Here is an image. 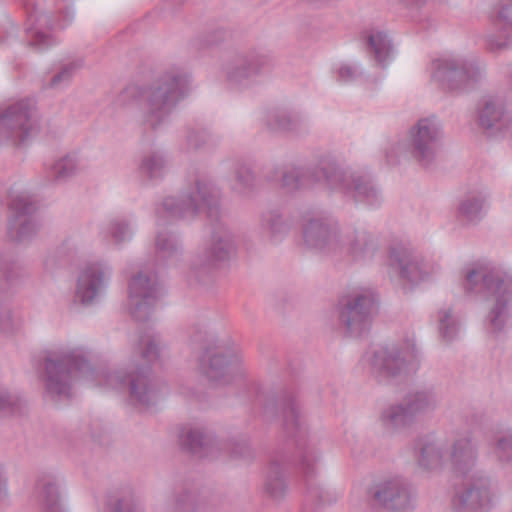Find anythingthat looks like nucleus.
<instances>
[{
	"instance_id": "obj_1",
	"label": "nucleus",
	"mask_w": 512,
	"mask_h": 512,
	"mask_svg": "<svg viewBox=\"0 0 512 512\" xmlns=\"http://www.w3.org/2000/svg\"><path fill=\"white\" fill-rule=\"evenodd\" d=\"M220 190L208 179H197L179 199L165 198L161 207L156 209L158 225H164L166 219L193 217L205 210L213 226L210 243L199 252L192 262V270L199 281L211 274L220 263L229 259L233 251L231 233L221 222L219 207Z\"/></svg>"
},
{
	"instance_id": "obj_2",
	"label": "nucleus",
	"mask_w": 512,
	"mask_h": 512,
	"mask_svg": "<svg viewBox=\"0 0 512 512\" xmlns=\"http://www.w3.org/2000/svg\"><path fill=\"white\" fill-rule=\"evenodd\" d=\"M279 410L287 433L296 438L300 454L299 467L306 486L305 505L302 512H312V507L330 504L336 501V495L325 489L317 480L318 454L316 448L306 441V428L301 420L299 405L292 396H285L277 403H269L264 412L267 416Z\"/></svg>"
},
{
	"instance_id": "obj_3",
	"label": "nucleus",
	"mask_w": 512,
	"mask_h": 512,
	"mask_svg": "<svg viewBox=\"0 0 512 512\" xmlns=\"http://www.w3.org/2000/svg\"><path fill=\"white\" fill-rule=\"evenodd\" d=\"M189 76L181 67L172 66L150 83L137 88L141 111L139 123L157 130L167 123L171 113L188 92Z\"/></svg>"
},
{
	"instance_id": "obj_4",
	"label": "nucleus",
	"mask_w": 512,
	"mask_h": 512,
	"mask_svg": "<svg viewBox=\"0 0 512 512\" xmlns=\"http://www.w3.org/2000/svg\"><path fill=\"white\" fill-rule=\"evenodd\" d=\"M88 354L83 348H60L47 353L44 363L46 397L53 401L71 398L73 383L94 373Z\"/></svg>"
},
{
	"instance_id": "obj_5",
	"label": "nucleus",
	"mask_w": 512,
	"mask_h": 512,
	"mask_svg": "<svg viewBox=\"0 0 512 512\" xmlns=\"http://www.w3.org/2000/svg\"><path fill=\"white\" fill-rule=\"evenodd\" d=\"M480 285V291L488 304L486 320L493 332H500L508 318V306L512 299V282L505 281L499 272L481 264H473L465 268L467 293Z\"/></svg>"
},
{
	"instance_id": "obj_6",
	"label": "nucleus",
	"mask_w": 512,
	"mask_h": 512,
	"mask_svg": "<svg viewBox=\"0 0 512 512\" xmlns=\"http://www.w3.org/2000/svg\"><path fill=\"white\" fill-rule=\"evenodd\" d=\"M105 384L115 389L127 388L131 401L141 406H150L158 400V389L150 376L148 365L132 363L125 371L106 375Z\"/></svg>"
},
{
	"instance_id": "obj_7",
	"label": "nucleus",
	"mask_w": 512,
	"mask_h": 512,
	"mask_svg": "<svg viewBox=\"0 0 512 512\" xmlns=\"http://www.w3.org/2000/svg\"><path fill=\"white\" fill-rule=\"evenodd\" d=\"M432 78L443 90L457 92L477 83L482 72L476 62L462 57H445L432 63Z\"/></svg>"
},
{
	"instance_id": "obj_8",
	"label": "nucleus",
	"mask_w": 512,
	"mask_h": 512,
	"mask_svg": "<svg viewBox=\"0 0 512 512\" xmlns=\"http://www.w3.org/2000/svg\"><path fill=\"white\" fill-rule=\"evenodd\" d=\"M377 297L370 289L350 293L339 301V320L352 336L369 330L376 310Z\"/></svg>"
},
{
	"instance_id": "obj_9",
	"label": "nucleus",
	"mask_w": 512,
	"mask_h": 512,
	"mask_svg": "<svg viewBox=\"0 0 512 512\" xmlns=\"http://www.w3.org/2000/svg\"><path fill=\"white\" fill-rule=\"evenodd\" d=\"M37 129V109L31 100H22L9 106L0 116V142L23 143Z\"/></svg>"
},
{
	"instance_id": "obj_10",
	"label": "nucleus",
	"mask_w": 512,
	"mask_h": 512,
	"mask_svg": "<svg viewBox=\"0 0 512 512\" xmlns=\"http://www.w3.org/2000/svg\"><path fill=\"white\" fill-rule=\"evenodd\" d=\"M443 137L442 125L436 116L421 118L409 130L412 157L427 167L436 158Z\"/></svg>"
},
{
	"instance_id": "obj_11",
	"label": "nucleus",
	"mask_w": 512,
	"mask_h": 512,
	"mask_svg": "<svg viewBox=\"0 0 512 512\" xmlns=\"http://www.w3.org/2000/svg\"><path fill=\"white\" fill-rule=\"evenodd\" d=\"M374 505L393 512H409L416 507L417 493L401 477H394L375 484L369 491Z\"/></svg>"
},
{
	"instance_id": "obj_12",
	"label": "nucleus",
	"mask_w": 512,
	"mask_h": 512,
	"mask_svg": "<svg viewBox=\"0 0 512 512\" xmlns=\"http://www.w3.org/2000/svg\"><path fill=\"white\" fill-rule=\"evenodd\" d=\"M390 266L399 271L400 276L411 282L419 283L428 280L437 273L439 267L436 263L416 253L406 243H395L390 248Z\"/></svg>"
},
{
	"instance_id": "obj_13",
	"label": "nucleus",
	"mask_w": 512,
	"mask_h": 512,
	"mask_svg": "<svg viewBox=\"0 0 512 512\" xmlns=\"http://www.w3.org/2000/svg\"><path fill=\"white\" fill-rule=\"evenodd\" d=\"M242 364V356L237 350L217 346L215 351H206L200 360L199 369L209 381L226 384L235 375L243 373Z\"/></svg>"
},
{
	"instance_id": "obj_14",
	"label": "nucleus",
	"mask_w": 512,
	"mask_h": 512,
	"mask_svg": "<svg viewBox=\"0 0 512 512\" xmlns=\"http://www.w3.org/2000/svg\"><path fill=\"white\" fill-rule=\"evenodd\" d=\"M494 504L495 493L486 476L470 479L452 499V507L458 512H488Z\"/></svg>"
},
{
	"instance_id": "obj_15",
	"label": "nucleus",
	"mask_w": 512,
	"mask_h": 512,
	"mask_svg": "<svg viewBox=\"0 0 512 512\" xmlns=\"http://www.w3.org/2000/svg\"><path fill=\"white\" fill-rule=\"evenodd\" d=\"M128 292L132 317L139 322L147 321L159 298L156 279L140 272L131 278Z\"/></svg>"
},
{
	"instance_id": "obj_16",
	"label": "nucleus",
	"mask_w": 512,
	"mask_h": 512,
	"mask_svg": "<svg viewBox=\"0 0 512 512\" xmlns=\"http://www.w3.org/2000/svg\"><path fill=\"white\" fill-rule=\"evenodd\" d=\"M36 207L31 197L25 193L11 195L7 234L13 242L30 239L37 230L32 214Z\"/></svg>"
},
{
	"instance_id": "obj_17",
	"label": "nucleus",
	"mask_w": 512,
	"mask_h": 512,
	"mask_svg": "<svg viewBox=\"0 0 512 512\" xmlns=\"http://www.w3.org/2000/svg\"><path fill=\"white\" fill-rule=\"evenodd\" d=\"M379 249L378 238L364 228L349 230L339 236V249L336 255L353 261L372 259Z\"/></svg>"
},
{
	"instance_id": "obj_18",
	"label": "nucleus",
	"mask_w": 512,
	"mask_h": 512,
	"mask_svg": "<svg viewBox=\"0 0 512 512\" xmlns=\"http://www.w3.org/2000/svg\"><path fill=\"white\" fill-rule=\"evenodd\" d=\"M111 269L103 263H90L80 272L76 294L84 304H89L106 289Z\"/></svg>"
},
{
	"instance_id": "obj_19",
	"label": "nucleus",
	"mask_w": 512,
	"mask_h": 512,
	"mask_svg": "<svg viewBox=\"0 0 512 512\" xmlns=\"http://www.w3.org/2000/svg\"><path fill=\"white\" fill-rule=\"evenodd\" d=\"M305 243L315 249L336 255L339 249L338 227L323 218L308 221L303 231Z\"/></svg>"
},
{
	"instance_id": "obj_20",
	"label": "nucleus",
	"mask_w": 512,
	"mask_h": 512,
	"mask_svg": "<svg viewBox=\"0 0 512 512\" xmlns=\"http://www.w3.org/2000/svg\"><path fill=\"white\" fill-rule=\"evenodd\" d=\"M414 455L418 466L424 470H435L448 460V445L433 436H422L414 441Z\"/></svg>"
},
{
	"instance_id": "obj_21",
	"label": "nucleus",
	"mask_w": 512,
	"mask_h": 512,
	"mask_svg": "<svg viewBox=\"0 0 512 512\" xmlns=\"http://www.w3.org/2000/svg\"><path fill=\"white\" fill-rule=\"evenodd\" d=\"M371 365L380 378H395L401 376L406 369V361L401 356L397 345L381 346L374 351Z\"/></svg>"
},
{
	"instance_id": "obj_22",
	"label": "nucleus",
	"mask_w": 512,
	"mask_h": 512,
	"mask_svg": "<svg viewBox=\"0 0 512 512\" xmlns=\"http://www.w3.org/2000/svg\"><path fill=\"white\" fill-rule=\"evenodd\" d=\"M478 123L481 128L491 133L501 132L510 126L511 116L501 100L486 97L478 108Z\"/></svg>"
},
{
	"instance_id": "obj_23",
	"label": "nucleus",
	"mask_w": 512,
	"mask_h": 512,
	"mask_svg": "<svg viewBox=\"0 0 512 512\" xmlns=\"http://www.w3.org/2000/svg\"><path fill=\"white\" fill-rule=\"evenodd\" d=\"M314 184L323 181L332 190L342 192L349 180V174L332 155L321 156L316 165L312 167Z\"/></svg>"
},
{
	"instance_id": "obj_24",
	"label": "nucleus",
	"mask_w": 512,
	"mask_h": 512,
	"mask_svg": "<svg viewBox=\"0 0 512 512\" xmlns=\"http://www.w3.org/2000/svg\"><path fill=\"white\" fill-rule=\"evenodd\" d=\"M312 168H303L295 165L275 166L267 175L270 181H280L282 187L288 191H297L308 188L314 184Z\"/></svg>"
},
{
	"instance_id": "obj_25",
	"label": "nucleus",
	"mask_w": 512,
	"mask_h": 512,
	"mask_svg": "<svg viewBox=\"0 0 512 512\" xmlns=\"http://www.w3.org/2000/svg\"><path fill=\"white\" fill-rule=\"evenodd\" d=\"M208 495L196 490L182 488L172 494L164 506V512H206L209 509Z\"/></svg>"
},
{
	"instance_id": "obj_26",
	"label": "nucleus",
	"mask_w": 512,
	"mask_h": 512,
	"mask_svg": "<svg viewBox=\"0 0 512 512\" xmlns=\"http://www.w3.org/2000/svg\"><path fill=\"white\" fill-rule=\"evenodd\" d=\"M477 458V445L470 434L455 440L448 456L454 470L461 474L470 471L476 465Z\"/></svg>"
},
{
	"instance_id": "obj_27",
	"label": "nucleus",
	"mask_w": 512,
	"mask_h": 512,
	"mask_svg": "<svg viewBox=\"0 0 512 512\" xmlns=\"http://www.w3.org/2000/svg\"><path fill=\"white\" fill-rule=\"evenodd\" d=\"M267 126L273 131L303 134L308 131L307 119L298 112L274 109L268 112Z\"/></svg>"
},
{
	"instance_id": "obj_28",
	"label": "nucleus",
	"mask_w": 512,
	"mask_h": 512,
	"mask_svg": "<svg viewBox=\"0 0 512 512\" xmlns=\"http://www.w3.org/2000/svg\"><path fill=\"white\" fill-rule=\"evenodd\" d=\"M181 447L199 458L213 455L215 444L198 428L184 427L179 434Z\"/></svg>"
},
{
	"instance_id": "obj_29",
	"label": "nucleus",
	"mask_w": 512,
	"mask_h": 512,
	"mask_svg": "<svg viewBox=\"0 0 512 512\" xmlns=\"http://www.w3.org/2000/svg\"><path fill=\"white\" fill-rule=\"evenodd\" d=\"M342 193L356 201L367 202L372 205L378 201L379 192L369 177L358 173H350Z\"/></svg>"
},
{
	"instance_id": "obj_30",
	"label": "nucleus",
	"mask_w": 512,
	"mask_h": 512,
	"mask_svg": "<svg viewBox=\"0 0 512 512\" xmlns=\"http://www.w3.org/2000/svg\"><path fill=\"white\" fill-rule=\"evenodd\" d=\"M288 490L283 468L278 461H271L264 482L265 493L274 500L284 498Z\"/></svg>"
},
{
	"instance_id": "obj_31",
	"label": "nucleus",
	"mask_w": 512,
	"mask_h": 512,
	"mask_svg": "<svg viewBox=\"0 0 512 512\" xmlns=\"http://www.w3.org/2000/svg\"><path fill=\"white\" fill-rule=\"evenodd\" d=\"M380 418L383 425L388 429L405 428L415 420L403 400L384 409Z\"/></svg>"
},
{
	"instance_id": "obj_32",
	"label": "nucleus",
	"mask_w": 512,
	"mask_h": 512,
	"mask_svg": "<svg viewBox=\"0 0 512 512\" xmlns=\"http://www.w3.org/2000/svg\"><path fill=\"white\" fill-rule=\"evenodd\" d=\"M402 400L415 418L433 411L437 406L436 397L430 390L410 392L406 394Z\"/></svg>"
},
{
	"instance_id": "obj_33",
	"label": "nucleus",
	"mask_w": 512,
	"mask_h": 512,
	"mask_svg": "<svg viewBox=\"0 0 512 512\" xmlns=\"http://www.w3.org/2000/svg\"><path fill=\"white\" fill-rule=\"evenodd\" d=\"M489 446L495 458L503 465H512V429L494 432Z\"/></svg>"
},
{
	"instance_id": "obj_34",
	"label": "nucleus",
	"mask_w": 512,
	"mask_h": 512,
	"mask_svg": "<svg viewBox=\"0 0 512 512\" xmlns=\"http://www.w3.org/2000/svg\"><path fill=\"white\" fill-rule=\"evenodd\" d=\"M261 229L271 242L276 243L287 235L289 224L277 211H269L262 216Z\"/></svg>"
},
{
	"instance_id": "obj_35",
	"label": "nucleus",
	"mask_w": 512,
	"mask_h": 512,
	"mask_svg": "<svg viewBox=\"0 0 512 512\" xmlns=\"http://www.w3.org/2000/svg\"><path fill=\"white\" fill-rule=\"evenodd\" d=\"M485 197L481 193H472L464 197L458 207V218L469 223L478 222L483 215Z\"/></svg>"
},
{
	"instance_id": "obj_36",
	"label": "nucleus",
	"mask_w": 512,
	"mask_h": 512,
	"mask_svg": "<svg viewBox=\"0 0 512 512\" xmlns=\"http://www.w3.org/2000/svg\"><path fill=\"white\" fill-rule=\"evenodd\" d=\"M233 190L238 194L248 196L257 188V179L252 168L245 163H238L234 170Z\"/></svg>"
},
{
	"instance_id": "obj_37",
	"label": "nucleus",
	"mask_w": 512,
	"mask_h": 512,
	"mask_svg": "<svg viewBox=\"0 0 512 512\" xmlns=\"http://www.w3.org/2000/svg\"><path fill=\"white\" fill-rule=\"evenodd\" d=\"M249 59L244 54L237 55L226 66V76L230 83L241 85L255 76Z\"/></svg>"
},
{
	"instance_id": "obj_38",
	"label": "nucleus",
	"mask_w": 512,
	"mask_h": 512,
	"mask_svg": "<svg viewBox=\"0 0 512 512\" xmlns=\"http://www.w3.org/2000/svg\"><path fill=\"white\" fill-rule=\"evenodd\" d=\"M367 43L374 53V57L379 64H385L392 51V44L385 32L371 31L367 36Z\"/></svg>"
},
{
	"instance_id": "obj_39",
	"label": "nucleus",
	"mask_w": 512,
	"mask_h": 512,
	"mask_svg": "<svg viewBox=\"0 0 512 512\" xmlns=\"http://www.w3.org/2000/svg\"><path fill=\"white\" fill-rule=\"evenodd\" d=\"M39 497L44 512H64L60 504L59 488L54 481H42Z\"/></svg>"
},
{
	"instance_id": "obj_40",
	"label": "nucleus",
	"mask_w": 512,
	"mask_h": 512,
	"mask_svg": "<svg viewBox=\"0 0 512 512\" xmlns=\"http://www.w3.org/2000/svg\"><path fill=\"white\" fill-rule=\"evenodd\" d=\"M166 160L162 153L153 151L145 154L141 160L140 172L149 177H160L165 169Z\"/></svg>"
},
{
	"instance_id": "obj_41",
	"label": "nucleus",
	"mask_w": 512,
	"mask_h": 512,
	"mask_svg": "<svg viewBox=\"0 0 512 512\" xmlns=\"http://www.w3.org/2000/svg\"><path fill=\"white\" fill-rule=\"evenodd\" d=\"M439 333L446 342H451L459 333L458 320L452 315L450 308L439 311L438 314Z\"/></svg>"
},
{
	"instance_id": "obj_42",
	"label": "nucleus",
	"mask_w": 512,
	"mask_h": 512,
	"mask_svg": "<svg viewBox=\"0 0 512 512\" xmlns=\"http://www.w3.org/2000/svg\"><path fill=\"white\" fill-rule=\"evenodd\" d=\"M492 23L512 30V0H499L494 4L491 12Z\"/></svg>"
},
{
	"instance_id": "obj_43",
	"label": "nucleus",
	"mask_w": 512,
	"mask_h": 512,
	"mask_svg": "<svg viewBox=\"0 0 512 512\" xmlns=\"http://www.w3.org/2000/svg\"><path fill=\"white\" fill-rule=\"evenodd\" d=\"M108 512H142L132 493L116 494L107 501Z\"/></svg>"
},
{
	"instance_id": "obj_44",
	"label": "nucleus",
	"mask_w": 512,
	"mask_h": 512,
	"mask_svg": "<svg viewBox=\"0 0 512 512\" xmlns=\"http://www.w3.org/2000/svg\"><path fill=\"white\" fill-rule=\"evenodd\" d=\"M156 249L158 255L165 260L177 258L180 254V247L176 238L164 232L157 233Z\"/></svg>"
},
{
	"instance_id": "obj_45",
	"label": "nucleus",
	"mask_w": 512,
	"mask_h": 512,
	"mask_svg": "<svg viewBox=\"0 0 512 512\" xmlns=\"http://www.w3.org/2000/svg\"><path fill=\"white\" fill-rule=\"evenodd\" d=\"M141 358L148 364L156 363L160 359V338L158 335H146L139 341Z\"/></svg>"
},
{
	"instance_id": "obj_46",
	"label": "nucleus",
	"mask_w": 512,
	"mask_h": 512,
	"mask_svg": "<svg viewBox=\"0 0 512 512\" xmlns=\"http://www.w3.org/2000/svg\"><path fill=\"white\" fill-rule=\"evenodd\" d=\"M77 169L74 158L66 156L55 162L49 172V177L54 181H62L72 176Z\"/></svg>"
},
{
	"instance_id": "obj_47",
	"label": "nucleus",
	"mask_w": 512,
	"mask_h": 512,
	"mask_svg": "<svg viewBox=\"0 0 512 512\" xmlns=\"http://www.w3.org/2000/svg\"><path fill=\"white\" fill-rule=\"evenodd\" d=\"M244 55L249 59L255 76L270 71L274 67V59L269 53L251 51Z\"/></svg>"
},
{
	"instance_id": "obj_48",
	"label": "nucleus",
	"mask_w": 512,
	"mask_h": 512,
	"mask_svg": "<svg viewBox=\"0 0 512 512\" xmlns=\"http://www.w3.org/2000/svg\"><path fill=\"white\" fill-rule=\"evenodd\" d=\"M82 61H72L61 66L59 72H57L50 80L47 85L48 88H58L64 84H67L72 79L75 72L82 67Z\"/></svg>"
},
{
	"instance_id": "obj_49",
	"label": "nucleus",
	"mask_w": 512,
	"mask_h": 512,
	"mask_svg": "<svg viewBox=\"0 0 512 512\" xmlns=\"http://www.w3.org/2000/svg\"><path fill=\"white\" fill-rule=\"evenodd\" d=\"M27 37L28 45L37 50H44L54 44V39L50 33L35 26L27 28Z\"/></svg>"
},
{
	"instance_id": "obj_50",
	"label": "nucleus",
	"mask_w": 512,
	"mask_h": 512,
	"mask_svg": "<svg viewBox=\"0 0 512 512\" xmlns=\"http://www.w3.org/2000/svg\"><path fill=\"white\" fill-rule=\"evenodd\" d=\"M509 30H505L501 34H496L495 32H490L485 36V46L486 49L490 52H501L507 48H509L511 44L510 35L508 34Z\"/></svg>"
},
{
	"instance_id": "obj_51",
	"label": "nucleus",
	"mask_w": 512,
	"mask_h": 512,
	"mask_svg": "<svg viewBox=\"0 0 512 512\" xmlns=\"http://www.w3.org/2000/svg\"><path fill=\"white\" fill-rule=\"evenodd\" d=\"M21 321L13 316L11 309L0 302V332L10 333L20 327Z\"/></svg>"
},
{
	"instance_id": "obj_52",
	"label": "nucleus",
	"mask_w": 512,
	"mask_h": 512,
	"mask_svg": "<svg viewBox=\"0 0 512 512\" xmlns=\"http://www.w3.org/2000/svg\"><path fill=\"white\" fill-rule=\"evenodd\" d=\"M21 321L13 316L11 309L0 302V332L10 333L20 327Z\"/></svg>"
},
{
	"instance_id": "obj_53",
	"label": "nucleus",
	"mask_w": 512,
	"mask_h": 512,
	"mask_svg": "<svg viewBox=\"0 0 512 512\" xmlns=\"http://www.w3.org/2000/svg\"><path fill=\"white\" fill-rule=\"evenodd\" d=\"M110 233L116 243H121L130 238V229L124 220H113L110 226Z\"/></svg>"
},
{
	"instance_id": "obj_54",
	"label": "nucleus",
	"mask_w": 512,
	"mask_h": 512,
	"mask_svg": "<svg viewBox=\"0 0 512 512\" xmlns=\"http://www.w3.org/2000/svg\"><path fill=\"white\" fill-rule=\"evenodd\" d=\"M209 140L210 137L206 130H192L187 136L188 146L195 150L205 146Z\"/></svg>"
},
{
	"instance_id": "obj_55",
	"label": "nucleus",
	"mask_w": 512,
	"mask_h": 512,
	"mask_svg": "<svg viewBox=\"0 0 512 512\" xmlns=\"http://www.w3.org/2000/svg\"><path fill=\"white\" fill-rule=\"evenodd\" d=\"M231 456L235 459L249 460L253 458L254 453L247 442H235L231 446Z\"/></svg>"
},
{
	"instance_id": "obj_56",
	"label": "nucleus",
	"mask_w": 512,
	"mask_h": 512,
	"mask_svg": "<svg viewBox=\"0 0 512 512\" xmlns=\"http://www.w3.org/2000/svg\"><path fill=\"white\" fill-rule=\"evenodd\" d=\"M17 399L0 385V413L13 412Z\"/></svg>"
},
{
	"instance_id": "obj_57",
	"label": "nucleus",
	"mask_w": 512,
	"mask_h": 512,
	"mask_svg": "<svg viewBox=\"0 0 512 512\" xmlns=\"http://www.w3.org/2000/svg\"><path fill=\"white\" fill-rule=\"evenodd\" d=\"M359 75L358 70L350 65H342L338 70V79L345 83L355 80Z\"/></svg>"
},
{
	"instance_id": "obj_58",
	"label": "nucleus",
	"mask_w": 512,
	"mask_h": 512,
	"mask_svg": "<svg viewBox=\"0 0 512 512\" xmlns=\"http://www.w3.org/2000/svg\"><path fill=\"white\" fill-rule=\"evenodd\" d=\"M8 481L3 466H0V502L8 498Z\"/></svg>"
},
{
	"instance_id": "obj_59",
	"label": "nucleus",
	"mask_w": 512,
	"mask_h": 512,
	"mask_svg": "<svg viewBox=\"0 0 512 512\" xmlns=\"http://www.w3.org/2000/svg\"><path fill=\"white\" fill-rule=\"evenodd\" d=\"M405 349H406V352L408 354H410L412 358L418 357V349H417V346L415 343V339L413 337L407 338L405 340Z\"/></svg>"
},
{
	"instance_id": "obj_60",
	"label": "nucleus",
	"mask_w": 512,
	"mask_h": 512,
	"mask_svg": "<svg viewBox=\"0 0 512 512\" xmlns=\"http://www.w3.org/2000/svg\"><path fill=\"white\" fill-rule=\"evenodd\" d=\"M214 33H215V37L208 40L209 44H217L220 41L224 40L225 37L227 36V32L222 28L217 29Z\"/></svg>"
},
{
	"instance_id": "obj_61",
	"label": "nucleus",
	"mask_w": 512,
	"mask_h": 512,
	"mask_svg": "<svg viewBox=\"0 0 512 512\" xmlns=\"http://www.w3.org/2000/svg\"><path fill=\"white\" fill-rule=\"evenodd\" d=\"M405 4L409 5V4H415V5H421L423 4L426 0H402Z\"/></svg>"
},
{
	"instance_id": "obj_62",
	"label": "nucleus",
	"mask_w": 512,
	"mask_h": 512,
	"mask_svg": "<svg viewBox=\"0 0 512 512\" xmlns=\"http://www.w3.org/2000/svg\"><path fill=\"white\" fill-rule=\"evenodd\" d=\"M4 276L6 277V279H7L8 281H10V280H12V279L14 278V276H15V275H14L12 272H7V271H5V272H4Z\"/></svg>"
}]
</instances>
